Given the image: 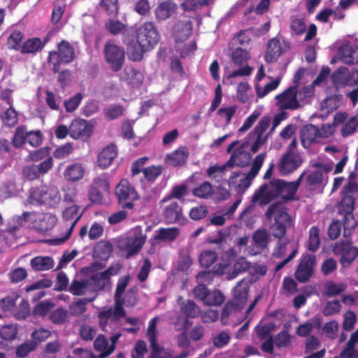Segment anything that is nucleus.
<instances>
[{
    "mask_svg": "<svg viewBox=\"0 0 358 358\" xmlns=\"http://www.w3.org/2000/svg\"><path fill=\"white\" fill-rule=\"evenodd\" d=\"M113 250V245L109 241H100L94 247L93 257L101 261H106L111 255Z\"/></svg>",
    "mask_w": 358,
    "mask_h": 358,
    "instance_id": "nucleus-30",
    "label": "nucleus"
},
{
    "mask_svg": "<svg viewBox=\"0 0 358 358\" xmlns=\"http://www.w3.org/2000/svg\"><path fill=\"white\" fill-rule=\"evenodd\" d=\"M145 243V236L136 234L134 236H129L124 238L120 243V248L121 250L127 252L125 257L129 259L139 252Z\"/></svg>",
    "mask_w": 358,
    "mask_h": 358,
    "instance_id": "nucleus-14",
    "label": "nucleus"
},
{
    "mask_svg": "<svg viewBox=\"0 0 358 358\" xmlns=\"http://www.w3.org/2000/svg\"><path fill=\"white\" fill-rule=\"evenodd\" d=\"M280 82V78H277L275 80L267 83L264 88H262L259 84L257 83L255 85V89L257 93V96L259 98H263L267 95L270 92L275 90Z\"/></svg>",
    "mask_w": 358,
    "mask_h": 358,
    "instance_id": "nucleus-52",
    "label": "nucleus"
},
{
    "mask_svg": "<svg viewBox=\"0 0 358 358\" xmlns=\"http://www.w3.org/2000/svg\"><path fill=\"white\" fill-rule=\"evenodd\" d=\"M238 143V141H234L227 148V152L231 154L229 159L225 162L226 166H228V168L235 166L243 168L248 166L250 162L251 155L245 150L249 145V141L243 142L241 145L234 149Z\"/></svg>",
    "mask_w": 358,
    "mask_h": 358,
    "instance_id": "nucleus-6",
    "label": "nucleus"
},
{
    "mask_svg": "<svg viewBox=\"0 0 358 358\" xmlns=\"http://www.w3.org/2000/svg\"><path fill=\"white\" fill-rule=\"evenodd\" d=\"M115 194L123 209H133L134 201L139 199L135 187L126 179H122L115 187Z\"/></svg>",
    "mask_w": 358,
    "mask_h": 358,
    "instance_id": "nucleus-7",
    "label": "nucleus"
},
{
    "mask_svg": "<svg viewBox=\"0 0 358 358\" xmlns=\"http://www.w3.org/2000/svg\"><path fill=\"white\" fill-rule=\"evenodd\" d=\"M224 300V296L220 290L215 289L212 292L208 291V294H207L203 303L208 306H216L221 305Z\"/></svg>",
    "mask_w": 358,
    "mask_h": 358,
    "instance_id": "nucleus-48",
    "label": "nucleus"
},
{
    "mask_svg": "<svg viewBox=\"0 0 358 358\" xmlns=\"http://www.w3.org/2000/svg\"><path fill=\"white\" fill-rule=\"evenodd\" d=\"M83 99V94L78 92L74 96L66 100L64 103V106L66 112L71 113L76 110L80 104Z\"/></svg>",
    "mask_w": 358,
    "mask_h": 358,
    "instance_id": "nucleus-58",
    "label": "nucleus"
},
{
    "mask_svg": "<svg viewBox=\"0 0 358 358\" xmlns=\"http://www.w3.org/2000/svg\"><path fill=\"white\" fill-rule=\"evenodd\" d=\"M57 222V217L51 213H41L34 222V228L40 232L51 230Z\"/></svg>",
    "mask_w": 358,
    "mask_h": 358,
    "instance_id": "nucleus-25",
    "label": "nucleus"
},
{
    "mask_svg": "<svg viewBox=\"0 0 358 358\" xmlns=\"http://www.w3.org/2000/svg\"><path fill=\"white\" fill-rule=\"evenodd\" d=\"M291 335L288 331L282 330L273 337V347L278 348H288L292 345Z\"/></svg>",
    "mask_w": 358,
    "mask_h": 358,
    "instance_id": "nucleus-49",
    "label": "nucleus"
},
{
    "mask_svg": "<svg viewBox=\"0 0 358 358\" xmlns=\"http://www.w3.org/2000/svg\"><path fill=\"white\" fill-rule=\"evenodd\" d=\"M192 22L189 19L185 18L178 20L172 28L171 35L176 43L185 41L192 32Z\"/></svg>",
    "mask_w": 358,
    "mask_h": 358,
    "instance_id": "nucleus-18",
    "label": "nucleus"
},
{
    "mask_svg": "<svg viewBox=\"0 0 358 358\" xmlns=\"http://www.w3.org/2000/svg\"><path fill=\"white\" fill-rule=\"evenodd\" d=\"M320 229L313 226L309 229L308 241L307 248L313 252H316L320 246Z\"/></svg>",
    "mask_w": 358,
    "mask_h": 358,
    "instance_id": "nucleus-42",
    "label": "nucleus"
},
{
    "mask_svg": "<svg viewBox=\"0 0 358 358\" xmlns=\"http://www.w3.org/2000/svg\"><path fill=\"white\" fill-rule=\"evenodd\" d=\"M192 194L195 197L208 199L214 194L213 185L208 181H205L198 187L194 188Z\"/></svg>",
    "mask_w": 358,
    "mask_h": 358,
    "instance_id": "nucleus-40",
    "label": "nucleus"
},
{
    "mask_svg": "<svg viewBox=\"0 0 358 358\" xmlns=\"http://www.w3.org/2000/svg\"><path fill=\"white\" fill-rule=\"evenodd\" d=\"M91 185L106 192H108L110 188V182L107 175L103 174L94 178Z\"/></svg>",
    "mask_w": 358,
    "mask_h": 358,
    "instance_id": "nucleus-63",
    "label": "nucleus"
},
{
    "mask_svg": "<svg viewBox=\"0 0 358 358\" xmlns=\"http://www.w3.org/2000/svg\"><path fill=\"white\" fill-rule=\"evenodd\" d=\"M180 234V230L177 227L160 228L153 239L156 241H172Z\"/></svg>",
    "mask_w": 358,
    "mask_h": 358,
    "instance_id": "nucleus-39",
    "label": "nucleus"
},
{
    "mask_svg": "<svg viewBox=\"0 0 358 358\" xmlns=\"http://www.w3.org/2000/svg\"><path fill=\"white\" fill-rule=\"evenodd\" d=\"M73 147L72 143H66L59 146L53 152V156L58 159H63L69 157L73 152Z\"/></svg>",
    "mask_w": 358,
    "mask_h": 358,
    "instance_id": "nucleus-57",
    "label": "nucleus"
},
{
    "mask_svg": "<svg viewBox=\"0 0 358 358\" xmlns=\"http://www.w3.org/2000/svg\"><path fill=\"white\" fill-rule=\"evenodd\" d=\"M30 265L36 271H48L53 268L54 260L50 257L38 256L31 259Z\"/></svg>",
    "mask_w": 358,
    "mask_h": 358,
    "instance_id": "nucleus-35",
    "label": "nucleus"
},
{
    "mask_svg": "<svg viewBox=\"0 0 358 358\" xmlns=\"http://www.w3.org/2000/svg\"><path fill=\"white\" fill-rule=\"evenodd\" d=\"M88 280L91 282V287H94L93 290L95 292L103 289L107 280L103 271L91 273L90 279Z\"/></svg>",
    "mask_w": 358,
    "mask_h": 358,
    "instance_id": "nucleus-46",
    "label": "nucleus"
},
{
    "mask_svg": "<svg viewBox=\"0 0 358 358\" xmlns=\"http://www.w3.org/2000/svg\"><path fill=\"white\" fill-rule=\"evenodd\" d=\"M150 50L148 48H143L137 41L136 42L133 41L127 44L128 57L133 62L141 61L144 53Z\"/></svg>",
    "mask_w": 358,
    "mask_h": 358,
    "instance_id": "nucleus-31",
    "label": "nucleus"
},
{
    "mask_svg": "<svg viewBox=\"0 0 358 358\" xmlns=\"http://www.w3.org/2000/svg\"><path fill=\"white\" fill-rule=\"evenodd\" d=\"M217 259V254L213 250H203L200 253L199 262L203 268L211 266Z\"/></svg>",
    "mask_w": 358,
    "mask_h": 358,
    "instance_id": "nucleus-50",
    "label": "nucleus"
},
{
    "mask_svg": "<svg viewBox=\"0 0 358 358\" xmlns=\"http://www.w3.org/2000/svg\"><path fill=\"white\" fill-rule=\"evenodd\" d=\"M273 215L274 222L271 226V230L274 237L281 239L286 234L287 229L292 226L291 216L281 202H275L267 208L266 218L271 220Z\"/></svg>",
    "mask_w": 358,
    "mask_h": 358,
    "instance_id": "nucleus-2",
    "label": "nucleus"
},
{
    "mask_svg": "<svg viewBox=\"0 0 358 358\" xmlns=\"http://www.w3.org/2000/svg\"><path fill=\"white\" fill-rule=\"evenodd\" d=\"M297 93L296 86L288 87L283 92L275 96L278 105L282 109H297L300 106L299 102L297 100Z\"/></svg>",
    "mask_w": 358,
    "mask_h": 358,
    "instance_id": "nucleus-16",
    "label": "nucleus"
},
{
    "mask_svg": "<svg viewBox=\"0 0 358 358\" xmlns=\"http://www.w3.org/2000/svg\"><path fill=\"white\" fill-rule=\"evenodd\" d=\"M57 50L49 52L48 61L52 64V71L56 73L59 71L61 64L71 63L76 58L73 46L67 41L62 40L57 45Z\"/></svg>",
    "mask_w": 358,
    "mask_h": 358,
    "instance_id": "nucleus-5",
    "label": "nucleus"
},
{
    "mask_svg": "<svg viewBox=\"0 0 358 358\" xmlns=\"http://www.w3.org/2000/svg\"><path fill=\"white\" fill-rule=\"evenodd\" d=\"M255 332L257 337L261 340H265L261 345V350L268 355H273V336L271 334V328L268 325L257 326Z\"/></svg>",
    "mask_w": 358,
    "mask_h": 358,
    "instance_id": "nucleus-21",
    "label": "nucleus"
},
{
    "mask_svg": "<svg viewBox=\"0 0 358 358\" xmlns=\"http://www.w3.org/2000/svg\"><path fill=\"white\" fill-rule=\"evenodd\" d=\"M303 163V159L299 152L287 150L280 158L278 169L281 175L287 176L297 170Z\"/></svg>",
    "mask_w": 358,
    "mask_h": 358,
    "instance_id": "nucleus-10",
    "label": "nucleus"
},
{
    "mask_svg": "<svg viewBox=\"0 0 358 358\" xmlns=\"http://www.w3.org/2000/svg\"><path fill=\"white\" fill-rule=\"evenodd\" d=\"M250 59L248 52L241 48H236L231 54V59L237 66H242Z\"/></svg>",
    "mask_w": 358,
    "mask_h": 358,
    "instance_id": "nucleus-55",
    "label": "nucleus"
},
{
    "mask_svg": "<svg viewBox=\"0 0 358 358\" xmlns=\"http://www.w3.org/2000/svg\"><path fill=\"white\" fill-rule=\"evenodd\" d=\"M341 209L347 213H352L355 209V198L351 194H345L341 201Z\"/></svg>",
    "mask_w": 358,
    "mask_h": 358,
    "instance_id": "nucleus-64",
    "label": "nucleus"
},
{
    "mask_svg": "<svg viewBox=\"0 0 358 358\" xmlns=\"http://www.w3.org/2000/svg\"><path fill=\"white\" fill-rule=\"evenodd\" d=\"M177 302L180 306V313L186 317V323L188 322V318H196L200 315L201 309L194 301H183L182 297L180 296L177 299Z\"/></svg>",
    "mask_w": 358,
    "mask_h": 358,
    "instance_id": "nucleus-22",
    "label": "nucleus"
},
{
    "mask_svg": "<svg viewBox=\"0 0 358 358\" xmlns=\"http://www.w3.org/2000/svg\"><path fill=\"white\" fill-rule=\"evenodd\" d=\"M187 187L186 185H185V184L176 185L173 187L170 194L168 196H166V197H164L161 201L160 203H166L171 199H180L184 196H185L187 194Z\"/></svg>",
    "mask_w": 358,
    "mask_h": 358,
    "instance_id": "nucleus-53",
    "label": "nucleus"
},
{
    "mask_svg": "<svg viewBox=\"0 0 358 358\" xmlns=\"http://www.w3.org/2000/svg\"><path fill=\"white\" fill-rule=\"evenodd\" d=\"M113 320L117 321L126 316V311L122 298H114V307L113 308Z\"/></svg>",
    "mask_w": 358,
    "mask_h": 358,
    "instance_id": "nucleus-62",
    "label": "nucleus"
},
{
    "mask_svg": "<svg viewBox=\"0 0 358 358\" xmlns=\"http://www.w3.org/2000/svg\"><path fill=\"white\" fill-rule=\"evenodd\" d=\"M125 108L120 104L111 105L103 109L105 117L108 120H113L122 116Z\"/></svg>",
    "mask_w": 358,
    "mask_h": 358,
    "instance_id": "nucleus-51",
    "label": "nucleus"
},
{
    "mask_svg": "<svg viewBox=\"0 0 358 358\" xmlns=\"http://www.w3.org/2000/svg\"><path fill=\"white\" fill-rule=\"evenodd\" d=\"M266 157V152L257 155L252 162L250 171L246 174H242L241 172H233L228 180L229 186L238 192H245L251 185L253 179L258 174Z\"/></svg>",
    "mask_w": 358,
    "mask_h": 358,
    "instance_id": "nucleus-3",
    "label": "nucleus"
},
{
    "mask_svg": "<svg viewBox=\"0 0 358 358\" xmlns=\"http://www.w3.org/2000/svg\"><path fill=\"white\" fill-rule=\"evenodd\" d=\"M315 262V255H306L303 256L294 273L296 280L301 283L308 282L314 273Z\"/></svg>",
    "mask_w": 358,
    "mask_h": 358,
    "instance_id": "nucleus-13",
    "label": "nucleus"
},
{
    "mask_svg": "<svg viewBox=\"0 0 358 358\" xmlns=\"http://www.w3.org/2000/svg\"><path fill=\"white\" fill-rule=\"evenodd\" d=\"M189 151L186 147H180L172 153L167 155L166 162L173 166L184 165L189 157Z\"/></svg>",
    "mask_w": 358,
    "mask_h": 358,
    "instance_id": "nucleus-29",
    "label": "nucleus"
},
{
    "mask_svg": "<svg viewBox=\"0 0 358 358\" xmlns=\"http://www.w3.org/2000/svg\"><path fill=\"white\" fill-rule=\"evenodd\" d=\"M117 155V150L115 145L110 144L106 146L98 155V166L102 169L108 168L111 165Z\"/></svg>",
    "mask_w": 358,
    "mask_h": 358,
    "instance_id": "nucleus-23",
    "label": "nucleus"
},
{
    "mask_svg": "<svg viewBox=\"0 0 358 358\" xmlns=\"http://www.w3.org/2000/svg\"><path fill=\"white\" fill-rule=\"evenodd\" d=\"M304 187L307 190L313 191L323 187L326 184L323 173L321 171H314L308 173L306 172L304 176Z\"/></svg>",
    "mask_w": 358,
    "mask_h": 358,
    "instance_id": "nucleus-24",
    "label": "nucleus"
},
{
    "mask_svg": "<svg viewBox=\"0 0 358 358\" xmlns=\"http://www.w3.org/2000/svg\"><path fill=\"white\" fill-rule=\"evenodd\" d=\"M27 132L24 127H18L12 139V143L15 148L21 147L26 141Z\"/></svg>",
    "mask_w": 358,
    "mask_h": 358,
    "instance_id": "nucleus-61",
    "label": "nucleus"
},
{
    "mask_svg": "<svg viewBox=\"0 0 358 358\" xmlns=\"http://www.w3.org/2000/svg\"><path fill=\"white\" fill-rule=\"evenodd\" d=\"M61 196L58 189L52 185H41L31 189L29 196V203L36 206L55 207L60 201Z\"/></svg>",
    "mask_w": 358,
    "mask_h": 358,
    "instance_id": "nucleus-4",
    "label": "nucleus"
},
{
    "mask_svg": "<svg viewBox=\"0 0 358 358\" xmlns=\"http://www.w3.org/2000/svg\"><path fill=\"white\" fill-rule=\"evenodd\" d=\"M48 319L54 324L63 325L69 322L70 313L66 308L59 307L52 310L48 315Z\"/></svg>",
    "mask_w": 358,
    "mask_h": 358,
    "instance_id": "nucleus-34",
    "label": "nucleus"
},
{
    "mask_svg": "<svg viewBox=\"0 0 358 358\" xmlns=\"http://www.w3.org/2000/svg\"><path fill=\"white\" fill-rule=\"evenodd\" d=\"M306 171L292 182H287L282 179L274 178L268 183L262 185L254 193L252 202L258 203L260 206H266L277 198L281 199L283 206L285 203L296 200L294 195L303 180Z\"/></svg>",
    "mask_w": 358,
    "mask_h": 358,
    "instance_id": "nucleus-1",
    "label": "nucleus"
},
{
    "mask_svg": "<svg viewBox=\"0 0 358 358\" xmlns=\"http://www.w3.org/2000/svg\"><path fill=\"white\" fill-rule=\"evenodd\" d=\"M70 127V136L73 139L87 140L91 136L92 129L87 122L83 119L73 120Z\"/></svg>",
    "mask_w": 358,
    "mask_h": 358,
    "instance_id": "nucleus-19",
    "label": "nucleus"
},
{
    "mask_svg": "<svg viewBox=\"0 0 358 358\" xmlns=\"http://www.w3.org/2000/svg\"><path fill=\"white\" fill-rule=\"evenodd\" d=\"M341 59L347 64L358 63V46L346 43L339 48Z\"/></svg>",
    "mask_w": 358,
    "mask_h": 358,
    "instance_id": "nucleus-27",
    "label": "nucleus"
},
{
    "mask_svg": "<svg viewBox=\"0 0 358 358\" xmlns=\"http://www.w3.org/2000/svg\"><path fill=\"white\" fill-rule=\"evenodd\" d=\"M106 62L114 72L119 71L124 65L125 53L122 48L115 45L113 41H108L103 49Z\"/></svg>",
    "mask_w": 358,
    "mask_h": 358,
    "instance_id": "nucleus-9",
    "label": "nucleus"
},
{
    "mask_svg": "<svg viewBox=\"0 0 358 358\" xmlns=\"http://www.w3.org/2000/svg\"><path fill=\"white\" fill-rule=\"evenodd\" d=\"M282 53V48L279 39L273 38L267 43L266 52V60L267 62L272 63L277 60Z\"/></svg>",
    "mask_w": 358,
    "mask_h": 358,
    "instance_id": "nucleus-32",
    "label": "nucleus"
},
{
    "mask_svg": "<svg viewBox=\"0 0 358 358\" xmlns=\"http://www.w3.org/2000/svg\"><path fill=\"white\" fill-rule=\"evenodd\" d=\"M163 170L161 165L146 167L143 171L144 178L148 182L153 183L162 175Z\"/></svg>",
    "mask_w": 358,
    "mask_h": 358,
    "instance_id": "nucleus-44",
    "label": "nucleus"
},
{
    "mask_svg": "<svg viewBox=\"0 0 358 358\" xmlns=\"http://www.w3.org/2000/svg\"><path fill=\"white\" fill-rule=\"evenodd\" d=\"M137 41L143 48L152 50L159 41L160 36L155 24L152 22H146L136 29Z\"/></svg>",
    "mask_w": 358,
    "mask_h": 358,
    "instance_id": "nucleus-8",
    "label": "nucleus"
},
{
    "mask_svg": "<svg viewBox=\"0 0 358 358\" xmlns=\"http://www.w3.org/2000/svg\"><path fill=\"white\" fill-rule=\"evenodd\" d=\"M85 170L83 164L75 162L68 166L64 171V178L69 182H78L83 178Z\"/></svg>",
    "mask_w": 358,
    "mask_h": 358,
    "instance_id": "nucleus-28",
    "label": "nucleus"
},
{
    "mask_svg": "<svg viewBox=\"0 0 358 358\" xmlns=\"http://www.w3.org/2000/svg\"><path fill=\"white\" fill-rule=\"evenodd\" d=\"M177 8L173 1H162L155 9V15L159 20H165L173 15Z\"/></svg>",
    "mask_w": 358,
    "mask_h": 358,
    "instance_id": "nucleus-33",
    "label": "nucleus"
},
{
    "mask_svg": "<svg viewBox=\"0 0 358 358\" xmlns=\"http://www.w3.org/2000/svg\"><path fill=\"white\" fill-rule=\"evenodd\" d=\"M91 288V282L89 280H73L70 284L68 291L74 296H81Z\"/></svg>",
    "mask_w": 358,
    "mask_h": 358,
    "instance_id": "nucleus-36",
    "label": "nucleus"
},
{
    "mask_svg": "<svg viewBox=\"0 0 358 358\" xmlns=\"http://www.w3.org/2000/svg\"><path fill=\"white\" fill-rule=\"evenodd\" d=\"M333 252L341 255L340 263L343 268L350 266L358 256V248L349 241H341L336 243Z\"/></svg>",
    "mask_w": 358,
    "mask_h": 358,
    "instance_id": "nucleus-12",
    "label": "nucleus"
},
{
    "mask_svg": "<svg viewBox=\"0 0 358 358\" xmlns=\"http://www.w3.org/2000/svg\"><path fill=\"white\" fill-rule=\"evenodd\" d=\"M249 289L248 281L245 279L240 280L234 288V297L230 301L236 306V309L242 310L244 308L248 300Z\"/></svg>",
    "mask_w": 358,
    "mask_h": 358,
    "instance_id": "nucleus-20",
    "label": "nucleus"
},
{
    "mask_svg": "<svg viewBox=\"0 0 358 358\" xmlns=\"http://www.w3.org/2000/svg\"><path fill=\"white\" fill-rule=\"evenodd\" d=\"M252 240L258 248L264 250L268 247L269 235L265 229H257L252 236Z\"/></svg>",
    "mask_w": 358,
    "mask_h": 358,
    "instance_id": "nucleus-43",
    "label": "nucleus"
},
{
    "mask_svg": "<svg viewBox=\"0 0 358 358\" xmlns=\"http://www.w3.org/2000/svg\"><path fill=\"white\" fill-rule=\"evenodd\" d=\"M96 297V295H94L93 297L91 298L80 299L71 303L69 306L70 315H73L75 316H79L82 315L83 313L85 312L87 309V303L89 302H92Z\"/></svg>",
    "mask_w": 358,
    "mask_h": 358,
    "instance_id": "nucleus-41",
    "label": "nucleus"
},
{
    "mask_svg": "<svg viewBox=\"0 0 358 358\" xmlns=\"http://www.w3.org/2000/svg\"><path fill=\"white\" fill-rule=\"evenodd\" d=\"M80 207L77 205H73L66 208L62 213V218L66 222H69V227L63 237L57 238L52 240L56 245H60L65 243L71 236L75 226L82 217V213L79 212Z\"/></svg>",
    "mask_w": 358,
    "mask_h": 358,
    "instance_id": "nucleus-11",
    "label": "nucleus"
},
{
    "mask_svg": "<svg viewBox=\"0 0 358 358\" xmlns=\"http://www.w3.org/2000/svg\"><path fill=\"white\" fill-rule=\"evenodd\" d=\"M122 301L127 307L135 306L138 301V289L137 286L130 287L124 296L122 295Z\"/></svg>",
    "mask_w": 358,
    "mask_h": 358,
    "instance_id": "nucleus-45",
    "label": "nucleus"
},
{
    "mask_svg": "<svg viewBox=\"0 0 358 358\" xmlns=\"http://www.w3.org/2000/svg\"><path fill=\"white\" fill-rule=\"evenodd\" d=\"M37 343L35 341H26L16 348V357L24 358L26 357L31 352L36 350Z\"/></svg>",
    "mask_w": 358,
    "mask_h": 358,
    "instance_id": "nucleus-54",
    "label": "nucleus"
},
{
    "mask_svg": "<svg viewBox=\"0 0 358 358\" xmlns=\"http://www.w3.org/2000/svg\"><path fill=\"white\" fill-rule=\"evenodd\" d=\"M162 215L168 224H184L185 221L182 208L177 201H171L165 205L162 210Z\"/></svg>",
    "mask_w": 358,
    "mask_h": 358,
    "instance_id": "nucleus-17",
    "label": "nucleus"
},
{
    "mask_svg": "<svg viewBox=\"0 0 358 358\" xmlns=\"http://www.w3.org/2000/svg\"><path fill=\"white\" fill-rule=\"evenodd\" d=\"M270 125V119L268 117H263L255 127L254 130L248 134V139H254L250 150L256 153L260 147L264 143L263 134Z\"/></svg>",
    "mask_w": 358,
    "mask_h": 358,
    "instance_id": "nucleus-15",
    "label": "nucleus"
},
{
    "mask_svg": "<svg viewBox=\"0 0 358 358\" xmlns=\"http://www.w3.org/2000/svg\"><path fill=\"white\" fill-rule=\"evenodd\" d=\"M96 329L87 324L80 325L79 328V335L80 338L85 341H91L96 336Z\"/></svg>",
    "mask_w": 358,
    "mask_h": 358,
    "instance_id": "nucleus-59",
    "label": "nucleus"
},
{
    "mask_svg": "<svg viewBox=\"0 0 358 358\" xmlns=\"http://www.w3.org/2000/svg\"><path fill=\"white\" fill-rule=\"evenodd\" d=\"M300 134L303 147L308 148L319 137L320 129L317 127L309 124L301 127Z\"/></svg>",
    "mask_w": 358,
    "mask_h": 358,
    "instance_id": "nucleus-26",
    "label": "nucleus"
},
{
    "mask_svg": "<svg viewBox=\"0 0 358 358\" xmlns=\"http://www.w3.org/2000/svg\"><path fill=\"white\" fill-rule=\"evenodd\" d=\"M45 43H43L39 38H32L25 41L21 46V52L22 54L36 53L41 50L45 46Z\"/></svg>",
    "mask_w": 358,
    "mask_h": 358,
    "instance_id": "nucleus-38",
    "label": "nucleus"
},
{
    "mask_svg": "<svg viewBox=\"0 0 358 358\" xmlns=\"http://www.w3.org/2000/svg\"><path fill=\"white\" fill-rule=\"evenodd\" d=\"M208 210L206 206L199 205L192 208L189 213V217L193 220H200L206 217Z\"/></svg>",
    "mask_w": 358,
    "mask_h": 358,
    "instance_id": "nucleus-60",
    "label": "nucleus"
},
{
    "mask_svg": "<svg viewBox=\"0 0 358 358\" xmlns=\"http://www.w3.org/2000/svg\"><path fill=\"white\" fill-rule=\"evenodd\" d=\"M55 306V304L50 300L41 301L36 303V306L33 308L31 314L34 317H40L44 318L47 315H49L50 313H51Z\"/></svg>",
    "mask_w": 358,
    "mask_h": 358,
    "instance_id": "nucleus-37",
    "label": "nucleus"
},
{
    "mask_svg": "<svg viewBox=\"0 0 358 358\" xmlns=\"http://www.w3.org/2000/svg\"><path fill=\"white\" fill-rule=\"evenodd\" d=\"M3 123L9 127H14L18 121V115L17 111L10 106L1 116Z\"/></svg>",
    "mask_w": 358,
    "mask_h": 358,
    "instance_id": "nucleus-56",
    "label": "nucleus"
},
{
    "mask_svg": "<svg viewBox=\"0 0 358 358\" xmlns=\"http://www.w3.org/2000/svg\"><path fill=\"white\" fill-rule=\"evenodd\" d=\"M358 127V116L355 115L351 117L347 120L342 126L341 129V134L343 138H347L353 134Z\"/></svg>",
    "mask_w": 358,
    "mask_h": 358,
    "instance_id": "nucleus-47",
    "label": "nucleus"
}]
</instances>
